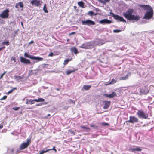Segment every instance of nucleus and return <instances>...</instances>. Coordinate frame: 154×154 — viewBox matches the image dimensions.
Returning <instances> with one entry per match:
<instances>
[{"instance_id":"nucleus-1","label":"nucleus","mask_w":154,"mask_h":154,"mask_svg":"<svg viewBox=\"0 0 154 154\" xmlns=\"http://www.w3.org/2000/svg\"><path fill=\"white\" fill-rule=\"evenodd\" d=\"M134 10L133 9H129L125 13H124L123 15L125 18L129 20H135L138 21L140 20V17L138 15H134L132 14Z\"/></svg>"},{"instance_id":"nucleus-2","label":"nucleus","mask_w":154,"mask_h":154,"mask_svg":"<svg viewBox=\"0 0 154 154\" xmlns=\"http://www.w3.org/2000/svg\"><path fill=\"white\" fill-rule=\"evenodd\" d=\"M140 6L143 8L144 10H148L147 11L143 19L147 20H149L151 19L153 16V11L151 7L149 5H139Z\"/></svg>"},{"instance_id":"nucleus-3","label":"nucleus","mask_w":154,"mask_h":154,"mask_svg":"<svg viewBox=\"0 0 154 154\" xmlns=\"http://www.w3.org/2000/svg\"><path fill=\"white\" fill-rule=\"evenodd\" d=\"M137 114L138 117L140 119H146L148 116V115L146 114L143 110H138Z\"/></svg>"},{"instance_id":"nucleus-4","label":"nucleus","mask_w":154,"mask_h":154,"mask_svg":"<svg viewBox=\"0 0 154 154\" xmlns=\"http://www.w3.org/2000/svg\"><path fill=\"white\" fill-rule=\"evenodd\" d=\"M26 142H24L21 144L19 149L20 150H23L26 148L31 143V139H27Z\"/></svg>"},{"instance_id":"nucleus-5","label":"nucleus","mask_w":154,"mask_h":154,"mask_svg":"<svg viewBox=\"0 0 154 154\" xmlns=\"http://www.w3.org/2000/svg\"><path fill=\"white\" fill-rule=\"evenodd\" d=\"M139 92L140 95L147 94L149 92L148 87L146 86H144L141 87L140 88Z\"/></svg>"},{"instance_id":"nucleus-6","label":"nucleus","mask_w":154,"mask_h":154,"mask_svg":"<svg viewBox=\"0 0 154 154\" xmlns=\"http://www.w3.org/2000/svg\"><path fill=\"white\" fill-rule=\"evenodd\" d=\"M24 56L25 57L29 58L30 59L37 60L39 61L41 60H43V58L41 57H36L31 55L28 54L26 52L25 53Z\"/></svg>"},{"instance_id":"nucleus-7","label":"nucleus","mask_w":154,"mask_h":154,"mask_svg":"<svg viewBox=\"0 0 154 154\" xmlns=\"http://www.w3.org/2000/svg\"><path fill=\"white\" fill-rule=\"evenodd\" d=\"M9 11L7 9L3 11L0 14V17L2 18H7L9 16Z\"/></svg>"},{"instance_id":"nucleus-8","label":"nucleus","mask_w":154,"mask_h":154,"mask_svg":"<svg viewBox=\"0 0 154 154\" xmlns=\"http://www.w3.org/2000/svg\"><path fill=\"white\" fill-rule=\"evenodd\" d=\"M112 16L113 18L116 20H119V21L124 23H126V21L124 18L119 16V15L114 14V13L112 14Z\"/></svg>"},{"instance_id":"nucleus-9","label":"nucleus","mask_w":154,"mask_h":154,"mask_svg":"<svg viewBox=\"0 0 154 154\" xmlns=\"http://www.w3.org/2000/svg\"><path fill=\"white\" fill-rule=\"evenodd\" d=\"M82 24L83 25H93L95 24V22L90 20H86L82 21Z\"/></svg>"},{"instance_id":"nucleus-10","label":"nucleus","mask_w":154,"mask_h":154,"mask_svg":"<svg viewBox=\"0 0 154 154\" xmlns=\"http://www.w3.org/2000/svg\"><path fill=\"white\" fill-rule=\"evenodd\" d=\"M30 3L32 5L38 7L41 5L42 2L39 0H32L30 2Z\"/></svg>"},{"instance_id":"nucleus-11","label":"nucleus","mask_w":154,"mask_h":154,"mask_svg":"<svg viewBox=\"0 0 154 154\" xmlns=\"http://www.w3.org/2000/svg\"><path fill=\"white\" fill-rule=\"evenodd\" d=\"M91 46L90 42H87L83 44L79 47L83 49H88L90 48Z\"/></svg>"},{"instance_id":"nucleus-12","label":"nucleus","mask_w":154,"mask_h":154,"mask_svg":"<svg viewBox=\"0 0 154 154\" xmlns=\"http://www.w3.org/2000/svg\"><path fill=\"white\" fill-rule=\"evenodd\" d=\"M128 122L131 123H137L138 122V119L134 116H130L129 120Z\"/></svg>"},{"instance_id":"nucleus-13","label":"nucleus","mask_w":154,"mask_h":154,"mask_svg":"<svg viewBox=\"0 0 154 154\" xmlns=\"http://www.w3.org/2000/svg\"><path fill=\"white\" fill-rule=\"evenodd\" d=\"M112 22V21L109 20L107 19H104L99 21V23L102 24H109Z\"/></svg>"},{"instance_id":"nucleus-14","label":"nucleus","mask_w":154,"mask_h":154,"mask_svg":"<svg viewBox=\"0 0 154 154\" xmlns=\"http://www.w3.org/2000/svg\"><path fill=\"white\" fill-rule=\"evenodd\" d=\"M20 59L21 62L23 63L24 64H29L31 63L29 60L26 59L24 57H21Z\"/></svg>"},{"instance_id":"nucleus-15","label":"nucleus","mask_w":154,"mask_h":154,"mask_svg":"<svg viewBox=\"0 0 154 154\" xmlns=\"http://www.w3.org/2000/svg\"><path fill=\"white\" fill-rule=\"evenodd\" d=\"M76 70V69H74L73 67H71L66 72V73L67 75H69L74 72Z\"/></svg>"},{"instance_id":"nucleus-16","label":"nucleus","mask_w":154,"mask_h":154,"mask_svg":"<svg viewBox=\"0 0 154 154\" xmlns=\"http://www.w3.org/2000/svg\"><path fill=\"white\" fill-rule=\"evenodd\" d=\"M104 95L106 97L111 98H113L114 97L116 96L117 95V94L116 92H113L111 94H105Z\"/></svg>"},{"instance_id":"nucleus-17","label":"nucleus","mask_w":154,"mask_h":154,"mask_svg":"<svg viewBox=\"0 0 154 154\" xmlns=\"http://www.w3.org/2000/svg\"><path fill=\"white\" fill-rule=\"evenodd\" d=\"M129 150H131L133 152H134L135 151L140 152L142 150V149L140 147H137L135 148H130Z\"/></svg>"},{"instance_id":"nucleus-18","label":"nucleus","mask_w":154,"mask_h":154,"mask_svg":"<svg viewBox=\"0 0 154 154\" xmlns=\"http://www.w3.org/2000/svg\"><path fill=\"white\" fill-rule=\"evenodd\" d=\"M104 105L103 108L105 109H107L109 107L110 104V101H104Z\"/></svg>"},{"instance_id":"nucleus-19","label":"nucleus","mask_w":154,"mask_h":154,"mask_svg":"<svg viewBox=\"0 0 154 154\" xmlns=\"http://www.w3.org/2000/svg\"><path fill=\"white\" fill-rule=\"evenodd\" d=\"M23 3L22 2H19L17 3L16 4L15 7L18 8H19V6L21 8H23Z\"/></svg>"},{"instance_id":"nucleus-20","label":"nucleus","mask_w":154,"mask_h":154,"mask_svg":"<svg viewBox=\"0 0 154 154\" xmlns=\"http://www.w3.org/2000/svg\"><path fill=\"white\" fill-rule=\"evenodd\" d=\"M17 81L18 82H22L23 83H24L25 82V81L26 80V78H17Z\"/></svg>"},{"instance_id":"nucleus-21","label":"nucleus","mask_w":154,"mask_h":154,"mask_svg":"<svg viewBox=\"0 0 154 154\" xmlns=\"http://www.w3.org/2000/svg\"><path fill=\"white\" fill-rule=\"evenodd\" d=\"M78 5L82 8H85L84 4L83 2L82 1H79L78 2Z\"/></svg>"},{"instance_id":"nucleus-22","label":"nucleus","mask_w":154,"mask_h":154,"mask_svg":"<svg viewBox=\"0 0 154 154\" xmlns=\"http://www.w3.org/2000/svg\"><path fill=\"white\" fill-rule=\"evenodd\" d=\"M99 2L102 3L104 5H105L107 2H109L110 0H97Z\"/></svg>"},{"instance_id":"nucleus-23","label":"nucleus","mask_w":154,"mask_h":154,"mask_svg":"<svg viewBox=\"0 0 154 154\" xmlns=\"http://www.w3.org/2000/svg\"><path fill=\"white\" fill-rule=\"evenodd\" d=\"M71 51L75 54H76L78 53V50L75 47H73L71 48Z\"/></svg>"},{"instance_id":"nucleus-24","label":"nucleus","mask_w":154,"mask_h":154,"mask_svg":"<svg viewBox=\"0 0 154 154\" xmlns=\"http://www.w3.org/2000/svg\"><path fill=\"white\" fill-rule=\"evenodd\" d=\"M87 14L90 16H92L93 15H95L97 14H94V12L92 11H90L88 12L87 13Z\"/></svg>"},{"instance_id":"nucleus-25","label":"nucleus","mask_w":154,"mask_h":154,"mask_svg":"<svg viewBox=\"0 0 154 154\" xmlns=\"http://www.w3.org/2000/svg\"><path fill=\"white\" fill-rule=\"evenodd\" d=\"M35 102H44L45 101V99L42 98H38V99H35Z\"/></svg>"},{"instance_id":"nucleus-26","label":"nucleus","mask_w":154,"mask_h":154,"mask_svg":"<svg viewBox=\"0 0 154 154\" xmlns=\"http://www.w3.org/2000/svg\"><path fill=\"white\" fill-rule=\"evenodd\" d=\"M91 87V86L88 85H84L83 86V88L85 90H88Z\"/></svg>"},{"instance_id":"nucleus-27","label":"nucleus","mask_w":154,"mask_h":154,"mask_svg":"<svg viewBox=\"0 0 154 154\" xmlns=\"http://www.w3.org/2000/svg\"><path fill=\"white\" fill-rule=\"evenodd\" d=\"M49 151V149H47L46 150H42L40 151L39 154H43L44 153H46Z\"/></svg>"},{"instance_id":"nucleus-28","label":"nucleus","mask_w":154,"mask_h":154,"mask_svg":"<svg viewBox=\"0 0 154 154\" xmlns=\"http://www.w3.org/2000/svg\"><path fill=\"white\" fill-rule=\"evenodd\" d=\"M35 102V99L29 100V104H34Z\"/></svg>"},{"instance_id":"nucleus-29","label":"nucleus","mask_w":154,"mask_h":154,"mask_svg":"<svg viewBox=\"0 0 154 154\" xmlns=\"http://www.w3.org/2000/svg\"><path fill=\"white\" fill-rule=\"evenodd\" d=\"M17 89V88L16 87L13 88L12 89L10 90L8 92V94H10L12 93L14 90H16Z\"/></svg>"},{"instance_id":"nucleus-30","label":"nucleus","mask_w":154,"mask_h":154,"mask_svg":"<svg viewBox=\"0 0 154 154\" xmlns=\"http://www.w3.org/2000/svg\"><path fill=\"white\" fill-rule=\"evenodd\" d=\"M43 10L44 11V12L45 13H48V11L47 10V8L46 7V5L45 4L44 5V7H43Z\"/></svg>"},{"instance_id":"nucleus-31","label":"nucleus","mask_w":154,"mask_h":154,"mask_svg":"<svg viewBox=\"0 0 154 154\" xmlns=\"http://www.w3.org/2000/svg\"><path fill=\"white\" fill-rule=\"evenodd\" d=\"M70 60L67 59L65 60L63 62V64L64 65H66L68 64V62Z\"/></svg>"},{"instance_id":"nucleus-32","label":"nucleus","mask_w":154,"mask_h":154,"mask_svg":"<svg viewBox=\"0 0 154 154\" xmlns=\"http://www.w3.org/2000/svg\"><path fill=\"white\" fill-rule=\"evenodd\" d=\"M81 127L82 129H84L87 130H90V128L88 127H86L85 126H81Z\"/></svg>"},{"instance_id":"nucleus-33","label":"nucleus","mask_w":154,"mask_h":154,"mask_svg":"<svg viewBox=\"0 0 154 154\" xmlns=\"http://www.w3.org/2000/svg\"><path fill=\"white\" fill-rule=\"evenodd\" d=\"M2 44L4 45H5L7 46H8L9 45V42L8 40H7L6 42H2Z\"/></svg>"},{"instance_id":"nucleus-34","label":"nucleus","mask_w":154,"mask_h":154,"mask_svg":"<svg viewBox=\"0 0 154 154\" xmlns=\"http://www.w3.org/2000/svg\"><path fill=\"white\" fill-rule=\"evenodd\" d=\"M68 103L70 104L72 103L73 105H75V102L73 100H69V101Z\"/></svg>"},{"instance_id":"nucleus-35","label":"nucleus","mask_w":154,"mask_h":154,"mask_svg":"<svg viewBox=\"0 0 154 154\" xmlns=\"http://www.w3.org/2000/svg\"><path fill=\"white\" fill-rule=\"evenodd\" d=\"M116 80H115V79H113L112 80V81H111V82H110L109 84H113L115 83H116Z\"/></svg>"},{"instance_id":"nucleus-36","label":"nucleus","mask_w":154,"mask_h":154,"mask_svg":"<svg viewBox=\"0 0 154 154\" xmlns=\"http://www.w3.org/2000/svg\"><path fill=\"white\" fill-rule=\"evenodd\" d=\"M20 109L19 107H14L12 108V109L14 110H18Z\"/></svg>"},{"instance_id":"nucleus-37","label":"nucleus","mask_w":154,"mask_h":154,"mask_svg":"<svg viewBox=\"0 0 154 154\" xmlns=\"http://www.w3.org/2000/svg\"><path fill=\"white\" fill-rule=\"evenodd\" d=\"M122 30H118V29H115L113 30V32L114 33H118L120 32Z\"/></svg>"},{"instance_id":"nucleus-38","label":"nucleus","mask_w":154,"mask_h":154,"mask_svg":"<svg viewBox=\"0 0 154 154\" xmlns=\"http://www.w3.org/2000/svg\"><path fill=\"white\" fill-rule=\"evenodd\" d=\"M49 151L53 150L55 152H56L57 151V150L55 149V146H54L53 147L52 149H49Z\"/></svg>"},{"instance_id":"nucleus-39","label":"nucleus","mask_w":154,"mask_h":154,"mask_svg":"<svg viewBox=\"0 0 154 154\" xmlns=\"http://www.w3.org/2000/svg\"><path fill=\"white\" fill-rule=\"evenodd\" d=\"M7 96H4L2 98L0 99V100H5L7 98Z\"/></svg>"},{"instance_id":"nucleus-40","label":"nucleus","mask_w":154,"mask_h":154,"mask_svg":"<svg viewBox=\"0 0 154 154\" xmlns=\"http://www.w3.org/2000/svg\"><path fill=\"white\" fill-rule=\"evenodd\" d=\"M69 131L70 132L71 134H73V135H75V133L73 131H72V130H69Z\"/></svg>"},{"instance_id":"nucleus-41","label":"nucleus","mask_w":154,"mask_h":154,"mask_svg":"<svg viewBox=\"0 0 154 154\" xmlns=\"http://www.w3.org/2000/svg\"><path fill=\"white\" fill-rule=\"evenodd\" d=\"M11 61L14 60V62H16V60H15L16 59H15V57H11Z\"/></svg>"},{"instance_id":"nucleus-42","label":"nucleus","mask_w":154,"mask_h":154,"mask_svg":"<svg viewBox=\"0 0 154 154\" xmlns=\"http://www.w3.org/2000/svg\"><path fill=\"white\" fill-rule=\"evenodd\" d=\"M102 124L104 126L109 125V124L108 123H102Z\"/></svg>"},{"instance_id":"nucleus-43","label":"nucleus","mask_w":154,"mask_h":154,"mask_svg":"<svg viewBox=\"0 0 154 154\" xmlns=\"http://www.w3.org/2000/svg\"><path fill=\"white\" fill-rule=\"evenodd\" d=\"M26 103L27 104H29V100L28 99H26Z\"/></svg>"},{"instance_id":"nucleus-44","label":"nucleus","mask_w":154,"mask_h":154,"mask_svg":"<svg viewBox=\"0 0 154 154\" xmlns=\"http://www.w3.org/2000/svg\"><path fill=\"white\" fill-rule=\"evenodd\" d=\"M75 32H72L70 33H69V35H73V34H75Z\"/></svg>"},{"instance_id":"nucleus-45","label":"nucleus","mask_w":154,"mask_h":154,"mask_svg":"<svg viewBox=\"0 0 154 154\" xmlns=\"http://www.w3.org/2000/svg\"><path fill=\"white\" fill-rule=\"evenodd\" d=\"M69 107V106H65L64 107V108H63V109H65V110H67L68 109V108Z\"/></svg>"},{"instance_id":"nucleus-46","label":"nucleus","mask_w":154,"mask_h":154,"mask_svg":"<svg viewBox=\"0 0 154 154\" xmlns=\"http://www.w3.org/2000/svg\"><path fill=\"white\" fill-rule=\"evenodd\" d=\"M53 55V53L52 52L49 55V56H52Z\"/></svg>"},{"instance_id":"nucleus-47","label":"nucleus","mask_w":154,"mask_h":154,"mask_svg":"<svg viewBox=\"0 0 154 154\" xmlns=\"http://www.w3.org/2000/svg\"><path fill=\"white\" fill-rule=\"evenodd\" d=\"M6 72H5L4 73H3V74H2L1 76H0V77H3V76H4V75L6 73Z\"/></svg>"},{"instance_id":"nucleus-48","label":"nucleus","mask_w":154,"mask_h":154,"mask_svg":"<svg viewBox=\"0 0 154 154\" xmlns=\"http://www.w3.org/2000/svg\"><path fill=\"white\" fill-rule=\"evenodd\" d=\"M34 42L33 40L31 41L29 43V44H30L32 43H34Z\"/></svg>"},{"instance_id":"nucleus-49","label":"nucleus","mask_w":154,"mask_h":154,"mask_svg":"<svg viewBox=\"0 0 154 154\" xmlns=\"http://www.w3.org/2000/svg\"><path fill=\"white\" fill-rule=\"evenodd\" d=\"M42 105V104H37L36 105V106H40Z\"/></svg>"},{"instance_id":"nucleus-50","label":"nucleus","mask_w":154,"mask_h":154,"mask_svg":"<svg viewBox=\"0 0 154 154\" xmlns=\"http://www.w3.org/2000/svg\"><path fill=\"white\" fill-rule=\"evenodd\" d=\"M3 128V125H0V130Z\"/></svg>"},{"instance_id":"nucleus-51","label":"nucleus","mask_w":154,"mask_h":154,"mask_svg":"<svg viewBox=\"0 0 154 154\" xmlns=\"http://www.w3.org/2000/svg\"><path fill=\"white\" fill-rule=\"evenodd\" d=\"M126 77H125V78H122V79H121V80H125L126 79Z\"/></svg>"},{"instance_id":"nucleus-52","label":"nucleus","mask_w":154,"mask_h":154,"mask_svg":"<svg viewBox=\"0 0 154 154\" xmlns=\"http://www.w3.org/2000/svg\"><path fill=\"white\" fill-rule=\"evenodd\" d=\"M94 126H95V125H91V127H94Z\"/></svg>"},{"instance_id":"nucleus-53","label":"nucleus","mask_w":154,"mask_h":154,"mask_svg":"<svg viewBox=\"0 0 154 154\" xmlns=\"http://www.w3.org/2000/svg\"><path fill=\"white\" fill-rule=\"evenodd\" d=\"M74 8L75 9H76L77 8V7L76 6H74Z\"/></svg>"},{"instance_id":"nucleus-54","label":"nucleus","mask_w":154,"mask_h":154,"mask_svg":"<svg viewBox=\"0 0 154 154\" xmlns=\"http://www.w3.org/2000/svg\"><path fill=\"white\" fill-rule=\"evenodd\" d=\"M5 46H3V47H2V49H5Z\"/></svg>"},{"instance_id":"nucleus-55","label":"nucleus","mask_w":154,"mask_h":154,"mask_svg":"<svg viewBox=\"0 0 154 154\" xmlns=\"http://www.w3.org/2000/svg\"><path fill=\"white\" fill-rule=\"evenodd\" d=\"M102 44H100V43H98V45H101Z\"/></svg>"},{"instance_id":"nucleus-56","label":"nucleus","mask_w":154,"mask_h":154,"mask_svg":"<svg viewBox=\"0 0 154 154\" xmlns=\"http://www.w3.org/2000/svg\"><path fill=\"white\" fill-rule=\"evenodd\" d=\"M56 89L57 91H59L60 90V89L59 88H57Z\"/></svg>"},{"instance_id":"nucleus-57","label":"nucleus","mask_w":154,"mask_h":154,"mask_svg":"<svg viewBox=\"0 0 154 154\" xmlns=\"http://www.w3.org/2000/svg\"><path fill=\"white\" fill-rule=\"evenodd\" d=\"M2 47H1L0 48V51L2 50Z\"/></svg>"},{"instance_id":"nucleus-58","label":"nucleus","mask_w":154,"mask_h":154,"mask_svg":"<svg viewBox=\"0 0 154 154\" xmlns=\"http://www.w3.org/2000/svg\"><path fill=\"white\" fill-rule=\"evenodd\" d=\"M21 25H23V24L22 22H21Z\"/></svg>"},{"instance_id":"nucleus-59","label":"nucleus","mask_w":154,"mask_h":154,"mask_svg":"<svg viewBox=\"0 0 154 154\" xmlns=\"http://www.w3.org/2000/svg\"><path fill=\"white\" fill-rule=\"evenodd\" d=\"M67 41H69V39H68V40H67Z\"/></svg>"},{"instance_id":"nucleus-60","label":"nucleus","mask_w":154,"mask_h":154,"mask_svg":"<svg viewBox=\"0 0 154 154\" xmlns=\"http://www.w3.org/2000/svg\"><path fill=\"white\" fill-rule=\"evenodd\" d=\"M0 78V79L1 78Z\"/></svg>"}]
</instances>
